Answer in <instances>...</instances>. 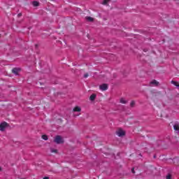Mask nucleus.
<instances>
[{"label": "nucleus", "mask_w": 179, "mask_h": 179, "mask_svg": "<svg viewBox=\"0 0 179 179\" xmlns=\"http://www.w3.org/2000/svg\"><path fill=\"white\" fill-rule=\"evenodd\" d=\"M54 142L57 145H61L64 143V138L61 136H56L55 138L54 139Z\"/></svg>", "instance_id": "f257e3e1"}, {"label": "nucleus", "mask_w": 179, "mask_h": 179, "mask_svg": "<svg viewBox=\"0 0 179 179\" xmlns=\"http://www.w3.org/2000/svg\"><path fill=\"white\" fill-rule=\"evenodd\" d=\"M9 127V124L6 122H3L2 123L0 124V131H1V132H3V131H5V129Z\"/></svg>", "instance_id": "f03ea898"}, {"label": "nucleus", "mask_w": 179, "mask_h": 179, "mask_svg": "<svg viewBox=\"0 0 179 179\" xmlns=\"http://www.w3.org/2000/svg\"><path fill=\"white\" fill-rule=\"evenodd\" d=\"M20 71H22L21 68H13L12 69V73H14V75H19V72H20Z\"/></svg>", "instance_id": "7ed1b4c3"}, {"label": "nucleus", "mask_w": 179, "mask_h": 179, "mask_svg": "<svg viewBox=\"0 0 179 179\" xmlns=\"http://www.w3.org/2000/svg\"><path fill=\"white\" fill-rule=\"evenodd\" d=\"M116 134L120 137L125 136V131H124L122 129H119V131H117Z\"/></svg>", "instance_id": "20e7f679"}, {"label": "nucleus", "mask_w": 179, "mask_h": 179, "mask_svg": "<svg viewBox=\"0 0 179 179\" xmlns=\"http://www.w3.org/2000/svg\"><path fill=\"white\" fill-rule=\"evenodd\" d=\"M99 89L103 91L107 90V89H108V85L102 84L101 85L99 86Z\"/></svg>", "instance_id": "39448f33"}, {"label": "nucleus", "mask_w": 179, "mask_h": 179, "mask_svg": "<svg viewBox=\"0 0 179 179\" xmlns=\"http://www.w3.org/2000/svg\"><path fill=\"white\" fill-rule=\"evenodd\" d=\"M173 129L176 132H179V122H176L175 124H173Z\"/></svg>", "instance_id": "423d86ee"}, {"label": "nucleus", "mask_w": 179, "mask_h": 179, "mask_svg": "<svg viewBox=\"0 0 179 179\" xmlns=\"http://www.w3.org/2000/svg\"><path fill=\"white\" fill-rule=\"evenodd\" d=\"M96 94H92L90 96V100L91 101H94V100H96Z\"/></svg>", "instance_id": "0eeeda50"}, {"label": "nucleus", "mask_w": 179, "mask_h": 179, "mask_svg": "<svg viewBox=\"0 0 179 179\" xmlns=\"http://www.w3.org/2000/svg\"><path fill=\"white\" fill-rule=\"evenodd\" d=\"M85 20L87 22H94V18L89 16L85 17Z\"/></svg>", "instance_id": "6e6552de"}, {"label": "nucleus", "mask_w": 179, "mask_h": 179, "mask_svg": "<svg viewBox=\"0 0 179 179\" xmlns=\"http://www.w3.org/2000/svg\"><path fill=\"white\" fill-rule=\"evenodd\" d=\"M150 85H155V86H159V83L156 80H153L152 81L150 82Z\"/></svg>", "instance_id": "1a4fd4ad"}, {"label": "nucleus", "mask_w": 179, "mask_h": 179, "mask_svg": "<svg viewBox=\"0 0 179 179\" xmlns=\"http://www.w3.org/2000/svg\"><path fill=\"white\" fill-rule=\"evenodd\" d=\"M73 111L79 113L82 111V109L80 108V107L76 106L73 108Z\"/></svg>", "instance_id": "9d476101"}, {"label": "nucleus", "mask_w": 179, "mask_h": 179, "mask_svg": "<svg viewBox=\"0 0 179 179\" xmlns=\"http://www.w3.org/2000/svg\"><path fill=\"white\" fill-rule=\"evenodd\" d=\"M32 5L33 6H40V2L37 1H32Z\"/></svg>", "instance_id": "9b49d317"}, {"label": "nucleus", "mask_w": 179, "mask_h": 179, "mask_svg": "<svg viewBox=\"0 0 179 179\" xmlns=\"http://www.w3.org/2000/svg\"><path fill=\"white\" fill-rule=\"evenodd\" d=\"M42 139H43L44 141H48V136L45 134L42 135Z\"/></svg>", "instance_id": "f8f14e48"}, {"label": "nucleus", "mask_w": 179, "mask_h": 179, "mask_svg": "<svg viewBox=\"0 0 179 179\" xmlns=\"http://www.w3.org/2000/svg\"><path fill=\"white\" fill-rule=\"evenodd\" d=\"M171 83L172 85H174V86H176V87H177V86H178V83H177L176 81L171 80Z\"/></svg>", "instance_id": "ddd939ff"}, {"label": "nucleus", "mask_w": 179, "mask_h": 179, "mask_svg": "<svg viewBox=\"0 0 179 179\" xmlns=\"http://www.w3.org/2000/svg\"><path fill=\"white\" fill-rule=\"evenodd\" d=\"M120 103H122V104H127V103H128V101H125V100L124 99V98H122V99H120Z\"/></svg>", "instance_id": "4468645a"}, {"label": "nucleus", "mask_w": 179, "mask_h": 179, "mask_svg": "<svg viewBox=\"0 0 179 179\" xmlns=\"http://www.w3.org/2000/svg\"><path fill=\"white\" fill-rule=\"evenodd\" d=\"M131 107H135V101H132L130 103Z\"/></svg>", "instance_id": "2eb2a0df"}, {"label": "nucleus", "mask_w": 179, "mask_h": 179, "mask_svg": "<svg viewBox=\"0 0 179 179\" xmlns=\"http://www.w3.org/2000/svg\"><path fill=\"white\" fill-rule=\"evenodd\" d=\"M108 1H111V0H103V5H107V3H108Z\"/></svg>", "instance_id": "dca6fc26"}, {"label": "nucleus", "mask_w": 179, "mask_h": 179, "mask_svg": "<svg viewBox=\"0 0 179 179\" xmlns=\"http://www.w3.org/2000/svg\"><path fill=\"white\" fill-rule=\"evenodd\" d=\"M51 152H52V153H57L58 150H54V149H51Z\"/></svg>", "instance_id": "f3484780"}, {"label": "nucleus", "mask_w": 179, "mask_h": 179, "mask_svg": "<svg viewBox=\"0 0 179 179\" xmlns=\"http://www.w3.org/2000/svg\"><path fill=\"white\" fill-rule=\"evenodd\" d=\"M166 179H171V174L169 173V174L166 176Z\"/></svg>", "instance_id": "a211bd4d"}, {"label": "nucleus", "mask_w": 179, "mask_h": 179, "mask_svg": "<svg viewBox=\"0 0 179 179\" xmlns=\"http://www.w3.org/2000/svg\"><path fill=\"white\" fill-rule=\"evenodd\" d=\"M131 173H132L133 174H135V168H132V169H131Z\"/></svg>", "instance_id": "6ab92c4d"}, {"label": "nucleus", "mask_w": 179, "mask_h": 179, "mask_svg": "<svg viewBox=\"0 0 179 179\" xmlns=\"http://www.w3.org/2000/svg\"><path fill=\"white\" fill-rule=\"evenodd\" d=\"M89 76V73H86L85 74H84V78H88Z\"/></svg>", "instance_id": "aec40b11"}, {"label": "nucleus", "mask_w": 179, "mask_h": 179, "mask_svg": "<svg viewBox=\"0 0 179 179\" xmlns=\"http://www.w3.org/2000/svg\"><path fill=\"white\" fill-rule=\"evenodd\" d=\"M143 51L144 52H148V50L147 48H144V49L143 50Z\"/></svg>", "instance_id": "412c9836"}, {"label": "nucleus", "mask_w": 179, "mask_h": 179, "mask_svg": "<svg viewBox=\"0 0 179 179\" xmlns=\"http://www.w3.org/2000/svg\"><path fill=\"white\" fill-rule=\"evenodd\" d=\"M20 16H22V13H21L17 15V17H20Z\"/></svg>", "instance_id": "4be33fe9"}, {"label": "nucleus", "mask_w": 179, "mask_h": 179, "mask_svg": "<svg viewBox=\"0 0 179 179\" xmlns=\"http://www.w3.org/2000/svg\"><path fill=\"white\" fill-rule=\"evenodd\" d=\"M38 47V44H36L35 45V48H37Z\"/></svg>", "instance_id": "5701e85b"}, {"label": "nucleus", "mask_w": 179, "mask_h": 179, "mask_svg": "<svg viewBox=\"0 0 179 179\" xmlns=\"http://www.w3.org/2000/svg\"><path fill=\"white\" fill-rule=\"evenodd\" d=\"M43 179H50V178L49 177H45V178H43Z\"/></svg>", "instance_id": "b1692460"}, {"label": "nucleus", "mask_w": 179, "mask_h": 179, "mask_svg": "<svg viewBox=\"0 0 179 179\" xmlns=\"http://www.w3.org/2000/svg\"><path fill=\"white\" fill-rule=\"evenodd\" d=\"M153 157H154V159H156V155H155Z\"/></svg>", "instance_id": "393cba45"}, {"label": "nucleus", "mask_w": 179, "mask_h": 179, "mask_svg": "<svg viewBox=\"0 0 179 179\" xmlns=\"http://www.w3.org/2000/svg\"><path fill=\"white\" fill-rule=\"evenodd\" d=\"M177 87H179V83L178 84Z\"/></svg>", "instance_id": "a878e982"}, {"label": "nucleus", "mask_w": 179, "mask_h": 179, "mask_svg": "<svg viewBox=\"0 0 179 179\" xmlns=\"http://www.w3.org/2000/svg\"><path fill=\"white\" fill-rule=\"evenodd\" d=\"M140 156H142V154H139Z\"/></svg>", "instance_id": "bb28decb"}, {"label": "nucleus", "mask_w": 179, "mask_h": 179, "mask_svg": "<svg viewBox=\"0 0 179 179\" xmlns=\"http://www.w3.org/2000/svg\"><path fill=\"white\" fill-rule=\"evenodd\" d=\"M52 1H54V0H52Z\"/></svg>", "instance_id": "cd10ccee"}]
</instances>
